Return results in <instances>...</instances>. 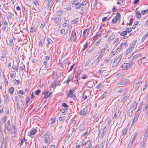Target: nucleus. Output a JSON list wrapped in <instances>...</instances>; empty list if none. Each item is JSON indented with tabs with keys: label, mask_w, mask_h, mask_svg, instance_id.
<instances>
[{
	"label": "nucleus",
	"mask_w": 148,
	"mask_h": 148,
	"mask_svg": "<svg viewBox=\"0 0 148 148\" xmlns=\"http://www.w3.org/2000/svg\"><path fill=\"white\" fill-rule=\"evenodd\" d=\"M34 3L36 6H38L39 5V3L37 0H36L34 1Z\"/></svg>",
	"instance_id": "e2e57ef3"
},
{
	"label": "nucleus",
	"mask_w": 148,
	"mask_h": 148,
	"mask_svg": "<svg viewBox=\"0 0 148 148\" xmlns=\"http://www.w3.org/2000/svg\"><path fill=\"white\" fill-rule=\"evenodd\" d=\"M139 56V55L138 54H136L135 55H134V56H133V58L132 60H134V59H135L137 57H138Z\"/></svg>",
	"instance_id": "680f3d73"
},
{
	"label": "nucleus",
	"mask_w": 148,
	"mask_h": 148,
	"mask_svg": "<svg viewBox=\"0 0 148 148\" xmlns=\"http://www.w3.org/2000/svg\"><path fill=\"white\" fill-rule=\"evenodd\" d=\"M114 38V36L113 35H112L110 36L109 37V38L108 40V42H110L111 40H112Z\"/></svg>",
	"instance_id": "c756f323"
},
{
	"label": "nucleus",
	"mask_w": 148,
	"mask_h": 148,
	"mask_svg": "<svg viewBox=\"0 0 148 148\" xmlns=\"http://www.w3.org/2000/svg\"><path fill=\"white\" fill-rule=\"evenodd\" d=\"M133 19L132 18H131L130 20V23H129V25H131L132 24V23H133Z\"/></svg>",
	"instance_id": "4d7b16f0"
},
{
	"label": "nucleus",
	"mask_w": 148,
	"mask_h": 148,
	"mask_svg": "<svg viewBox=\"0 0 148 148\" xmlns=\"http://www.w3.org/2000/svg\"><path fill=\"white\" fill-rule=\"evenodd\" d=\"M78 3V2L77 1V0H75L72 3V4H73L74 5H77Z\"/></svg>",
	"instance_id": "864d4df0"
},
{
	"label": "nucleus",
	"mask_w": 148,
	"mask_h": 148,
	"mask_svg": "<svg viewBox=\"0 0 148 148\" xmlns=\"http://www.w3.org/2000/svg\"><path fill=\"white\" fill-rule=\"evenodd\" d=\"M62 106L63 107L65 108H68L69 106L67 105L66 103H62Z\"/></svg>",
	"instance_id": "de8ad7c7"
},
{
	"label": "nucleus",
	"mask_w": 148,
	"mask_h": 148,
	"mask_svg": "<svg viewBox=\"0 0 148 148\" xmlns=\"http://www.w3.org/2000/svg\"><path fill=\"white\" fill-rule=\"evenodd\" d=\"M88 43L86 42V44L84 45V48L83 49V51H84L85 49L88 46Z\"/></svg>",
	"instance_id": "79ce46f5"
},
{
	"label": "nucleus",
	"mask_w": 148,
	"mask_h": 148,
	"mask_svg": "<svg viewBox=\"0 0 148 148\" xmlns=\"http://www.w3.org/2000/svg\"><path fill=\"white\" fill-rule=\"evenodd\" d=\"M7 116H4V117L1 119V121L3 123H4L5 122V121L6 120V119H7Z\"/></svg>",
	"instance_id": "37998d69"
},
{
	"label": "nucleus",
	"mask_w": 148,
	"mask_h": 148,
	"mask_svg": "<svg viewBox=\"0 0 148 148\" xmlns=\"http://www.w3.org/2000/svg\"><path fill=\"white\" fill-rule=\"evenodd\" d=\"M68 109L67 108H64L60 110V111L62 113H64L67 111Z\"/></svg>",
	"instance_id": "a878e982"
},
{
	"label": "nucleus",
	"mask_w": 148,
	"mask_h": 148,
	"mask_svg": "<svg viewBox=\"0 0 148 148\" xmlns=\"http://www.w3.org/2000/svg\"><path fill=\"white\" fill-rule=\"evenodd\" d=\"M76 35L75 32L74 31H72L71 32V34L70 38V42L72 41L73 40H75Z\"/></svg>",
	"instance_id": "1a4fd4ad"
},
{
	"label": "nucleus",
	"mask_w": 148,
	"mask_h": 148,
	"mask_svg": "<svg viewBox=\"0 0 148 148\" xmlns=\"http://www.w3.org/2000/svg\"><path fill=\"white\" fill-rule=\"evenodd\" d=\"M6 141L3 140L0 148H6Z\"/></svg>",
	"instance_id": "4468645a"
},
{
	"label": "nucleus",
	"mask_w": 148,
	"mask_h": 148,
	"mask_svg": "<svg viewBox=\"0 0 148 148\" xmlns=\"http://www.w3.org/2000/svg\"><path fill=\"white\" fill-rule=\"evenodd\" d=\"M58 81H55L54 83H52L51 85V87L52 88H55L58 83Z\"/></svg>",
	"instance_id": "6ab92c4d"
},
{
	"label": "nucleus",
	"mask_w": 148,
	"mask_h": 148,
	"mask_svg": "<svg viewBox=\"0 0 148 148\" xmlns=\"http://www.w3.org/2000/svg\"><path fill=\"white\" fill-rule=\"evenodd\" d=\"M23 67L22 66H20L19 68L17 69V72H19L20 73H21V72L23 71Z\"/></svg>",
	"instance_id": "b1692460"
},
{
	"label": "nucleus",
	"mask_w": 148,
	"mask_h": 148,
	"mask_svg": "<svg viewBox=\"0 0 148 148\" xmlns=\"http://www.w3.org/2000/svg\"><path fill=\"white\" fill-rule=\"evenodd\" d=\"M145 143H143L142 145L139 147V148H144L145 147Z\"/></svg>",
	"instance_id": "774afa93"
},
{
	"label": "nucleus",
	"mask_w": 148,
	"mask_h": 148,
	"mask_svg": "<svg viewBox=\"0 0 148 148\" xmlns=\"http://www.w3.org/2000/svg\"><path fill=\"white\" fill-rule=\"evenodd\" d=\"M136 43V42L133 43L129 47V48L127 50L126 54V55H127V54L130 53L132 51L133 49L134 48Z\"/></svg>",
	"instance_id": "423d86ee"
},
{
	"label": "nucleus",
	"mask_w": 148,
	"mask_h": 148,
	"mask_svg": "<svg viewBox=\"0 0 148 148\" xmlns=\"http://www.w3.org/2000/svg\"><path fill=\"white\" fill-rule=\"evenodd\" d=\"M90 61H87L86 62V64H85V66H88L89 64L90 63Z\"/></svg>",
	"instance_id": "338daca9"
},
{
	"label": "nucleus",
	"mask_w": 148,
	"mask_h": 148,
	"mask_svg": "<svg viewBox=\"0 0 148 148\" xmlns=\"http://www.w3.org/2000/svg\"><path fill=\"white\" fill-rule=\"evenodd\" d=\"M47 40L48 41V43L49 44H51L53 43L52 40L50 38H49L48 39H47Z\"/></svg>",
	"instance_id": "3c124183"
},
{
	"label": "nucleus",
	"mask_w": 148,
	"mask_h": 148,
	"mask_svg": "<svg viewBox=\"0 0 148 148\" xmlns=\"http://www.w3.org/2000/svg\"><path fill=\"white\" fill-rule=\"evenodd\" d=\"M127 32L126 31H123L120 33V35L121 36H125L127 34Z\"/></svg>",
	"instance_id": "bb28decb"
},
{
	"label": "nucleus",
	"mask_w": 148,
	"mask_h": 148,
	"mask_svg": "<svg viewBox=\"0 0 148 148\" xmlns=\"http://www.w3.org/2000/svg\"><path fill=\"white\" fill-rule=\"evenodd\" d=\"M148 89V83H147L145 84V86L144 87V88L143 89V91H144L146 89Z\"/></svg>",
	"instance_id": "2f4dec72"
},
{
	"label": "nucleus",
	"mask_w": 148,
	"mask_h": 148,
	"mask_svg": "<svg viewBox=\"0 0 148 148\" xmlns=\"http://www.w3.org/2000/svg\"><path fill=\"white\" fill-rule=\"evenodd\" d=\"M102 131L99 133V137L102 138L104 136L106 132V127H105L102 129Z\"/></svg>",
	"instance_id": "0eeeda50"
},
{
	"label": "nucleus",
	"mask_w": 148,
	"mask_h": 148,
	"mask_svg": "<svg viewBox=\"0 0 148 148\" xmlns=\"http://www.w3.org/2000/svg\"><path fill=\"white\" fill-rule=\"evenodd\" d=\"M6 127L8 131H9L11 129V127L10 125V121L9 120L7 121Z\"/></svg>",
	"instance_id": "dca6fc26"
},
{
	"label": "nucleus",
	"mask_w": 148,
	"mask_h": 148,
	"mask_svg": "<svg viewBox=\"0 0 148 148\" xmlns=\"http://www.w3.org/2000/svg\"><path fill=\"white\" fill-rule=\"evenodd\" d=\"M117 18H116V16H115L112 19V22L114 24H115L117 22Z\"/></svg>",
	"instance_id": "393cba45"
},
{
	"label": "nucleus",
	"mask_w": 148,
	"mask_h": 148,
	"mask_svg": "<svg viewBox=\"0 0 148 148\" xmlns=\"http://www.w3.org/2000/svg\"><path fill=\"white\" fill-rule=\"evenodd\" d=\"M127 99V97L126 96H124L123 97V98L122 100V102L124 103L126 100Z\"/></svg>",
	"instance_id": "72a5a7b5"
},
{
	"label": "nucleus",
	"mask_w": 148,
	"mask_h": 148,
	"mask_svg": "<svg viewBox=\"0 0 148 148\" xmlns=\"http://www.w3.org/2000/svg\"><path fill=\"white\" fill-rule=\"evenodd\" d=\"M75 65V64H74L71 66V67H70L69 69H68V72H69L70 71H71L72 70V69H73V68L74 67V66Z\"/></svg>",
	"instance_id": "ea45409f"
},
{
	"label": "nucleus",
	"mask_w": 148,
	"mask_h": 148,
	"mask_svg": "<svg viewBox=\"0 0 148 148\" xmlns=\"http://www.w3.org/2000/svg\"><path fill=\"white\" fill-rule=\"evenodd\" d=\"M125 31L127 32V33H130L132 31V29L130 27H127Z\"/></svg>",
	"instance_id": "4c0bfd02"
},
{
	"label": "nucleus",
	"mask_w": 148,
	"mask_h": 148,
	"mask_svg": "<svg viewBox=\"0 0 148 148\" xmlns=\"http://www.w3.org/2000/svg\"><path fill=\"white\" fill-rule=\"evenodd\" d=\"M136 16L137 18H141V15L140 11L137 10L136 13Z\"/></svg>",
	"instance_id": "2eb2a0df"
},
{
	"label": "nucleus",
	"mask_w": 148,
	"mask_h": 148,
	"mask_svg": "<svg viewBox=\"0 0 148 148\" xmlns=\"http://www.w3.org/2000/svg\"><path fill=\"white\" fill-rule=\"evenodd\" d=\"M127 132V129L125 128L122 134L123 135H124Z\"/></svg>",
	"instance_id": "6e6d98bb"
},
{
	"label": "nucleus",
	"mask_w": 148,
	"mask_h": 148,
	"mask_svg": "<svg viewBox=\"0 0 148 148\" xmlns=\"http://www.w3.org/2000/svg\"><path fill=\"white\" fill-rule=\"evenodd\" d=\"M44 140L45 143H49L50 141V138L49 135L48 133L46 134L45 135Z\"/></svg>",
	"instance_id": "6e6552de"
},
{
	"label": "nucleus",
	"mask_w": 148,
	"mask_h": 148,
	"mask_svg": "<svg viewBox=\"0 0 148 148\" xmlns=\"http://www.w3.org/2000/svg\"><path fill=\"white\" fill-rule=\"evenodd\" d=\"M61 19V17H57L54 18V21L55 23H57L60 21Z\"/></svg>",
	"instance_id": "aec40b11"
},
{
	"label": "nucleus",
	"mask_w": 148,
	"mask_h": 148,
	"mask_svg": "<svg viewBox=\"0 0 148 148\" xmlns=\"http://www.w3.org/2000/svg\"><path fill=\"white\" fill-rule=\"evenodd\" d=\"M53 0H48V3L46 5L47 9H49V8L51 7Z\"/></svg>",
	"instance_id": "9d476101"
},
{
	"label": "nucleus",
	"mask_w": 148,
	"mask_h": 148,
	"mask_svg": "<svg viewBox=\"0 0 148 148\" xmlns=\"http://www.w3.org/2000/svg\"><path fill=\"white\" fill-rule=\"evenodd\" d=\"M148 14V9L145 10H142L141 11V14L143 15L145 14Z\"/></svg>",
	"instance_id": "cd10ccee"
},
{
	"label": "nucleus",
	"mask_w": 148,
	"mask_h": 148,
	"mask_svg": "<svg viewBox=\"0 0 148 148\" xmlns=\"http://www.w3.org/2000/svg\"><path fill=\"white\" fill-rule=\"evenodd\" d=\"M126 46H127V42H123L120 44L119 47L116 49V51H119L122 48L125 47Z\"/></svg>",
	"instance_id": "20e7f679"
},
{
	"label": "nucleus",
	"mask_w": 148,
	"mask_h": 148,
	"mask_svg": "<svg viewBox=\"0 0 148 148\" xmlns=\"http://www.w3.org/2000/svg\"><path fill=\"white\" fill-rule=\"evenodd\" d=\"M142 106H143V104H142V103H140V105H139V106L138 107V109L137 110V111H139L140 112H141V108L142 107Z\"/></svg>",
	"instance_id": "c9c22d12"
},
{
	"label": "nucleus",
	"mask_w": 148,
	"mask_h": 148,
	"mask_svg": "<svg viewBox=\"0 0 148 148\" xmlns=\"http://www.w3.org/2000/svg\"><path fill=\"white\" fill-rule=\"evenodd\" d=\"M68 95L72 97L74 100H75L76 97L74 96L73 92L71 90H69V92L68 94Z\"/></svg>",
	"instance_id": "9b49d317"
},
{
	"label": "nucleus",
	"mask_w": 148,
	"mask_h": 148,
	"mask_svg": "<svg viewBox=\"0 0 148 148\" xmlns=\"http://www.w3.org/2000/svg\"><path fill=\"white\" fill-rule=\"evenodd\" d=\"M134 61L129 62L128 63H124L122 64L121 68L124 70H127L130 68L134 64Z\"/></svg>",
	"instance_id": "f257e3e1"
},
{
	"label": "nucleus",
	"mask_w": 148,
	"mask_h": 148,
	"mask_svg": "<svg viewBox=\"0 0 148 148\" xmlns=\"http://www.w3.org/2000/svg\"><path fill=\"white\" fill-rule=\"evenodd\" d=\"M124 82L123 80H122L120 81L118 84V85L119 86H122L124 85Z\"/></svg>",
	"instance_id": "473e14b6"
},
{
	"label": "nucleus",
	"mask_w": 148,
	"mask_h": 148,
	"mask_svg": "<svg viewBox=\"0 0 148 148\" xmlns=\"http://www.w3.org/2000/svg\"><path fill=\"white\" fill-rule=\"evenodd\" d=\"M124 85L127 84L130 82V80L128 79L123 80Z\"/></svg>",
	"instance_id": "58836bf2"
},
{
	"label": "nucleus",
	"mask_w": 148,
	"mask_h": 148,
	"mask_svg": "<svg viewBox=\"0 0 148 148\" xmlns=\"http://www.w3.org/2000/svg\"><path fill=\"white\" fill-rule=\"evenodd\" d=\"M55 122V120L53 119H52L51 120V125L53 124Z\"/></svg>",
	"instance_id": "5fc2aeb1"
},
{
	"label": "nucleus",
	"mask_w": 148,
	"mask_h": 148,
	"mask_svg": "<svg viewBox=\"0 0 148 148\" xmlns=\"http://www.w3.org/2000/svg\"><path fill=\"white\" fill-rule=\"evenodd\" d=\"M87 3V2L86 1H83L81 4L82 6H84L86 5Z\"/></svg>",
	"instance_id": "a19ab883"
},
{
	"label": "nucleus",
	"mask_w": 148,
	"mask_h": 148,
	"mask_svg": "<svg viewBox=\"0 0 148 148\" xmlns=\"http://www.w3.org/2000/svg\"><path fill=\"white\" fill-rule=\"evenodd\" d=\"M23 9L25 12H26V13H27L28 10L27 7L24 6L23 7Z\"/></svg>",
	"instance_id": "13d9d810"
},
{
	"label": "nucleus",
	"mask_w": 148,
	"mask_h": 148,
	"mask_svg": "<svg viewBox=\"0 0 148 148\" xmlns=\"http://www.w3.org/2000/svg\"><path fill=\"white\" fill-rule=\"evenodd\" d=\"M75 6L76 8V9H79L81 7L82 5L81 3H78L77 4V5H75Z\"/></svg>",
	"instance_id": "e433bc0d"
},
{
	"label": "nucleus",
	"mask_w": 148,
	"mask_h": 148,
	"mask_svg": "<svg viewBox=\"0 0 148 148\" xmlns=\"http://www.w3.org/2000/svg\"><path fill=\"white\" fill-rule=\"evenodd\" d=\"M122 58V56L121 55H120L118 57L115 59L112 64L113 67H116L117 65L120 62Z\"/></svg>",
	"instance_id": "f03ea898"
},
{
	"label": "nucleus",
	"mask_w": 148,
	"mask_h": 148,
	"mask_svg": "<svg viewBox=\"0 0 148 148\" xmlns=\"http://www.w3.org/2000/svg\"><path fill=\"white\" fill-rule=\"evenodd\" d=\"M65 32V30L64 29H62L60 30V32L61 34H64Z\"/></svg>",
	"instance_id": "69168bd1"
},
{
	"label": "nucleus",
	"mask_w": 148,
	"mask_h": 148,
	"mask_svg": "<svg viewBox=\"0 0 148 148\" xmlns=\"http://www.w3.org/2000/svg\"><path fill=\"white\" fill-rule=\"evenodd\" d=\"M14 90V88L13 87H11L9 89V92L11 94H12Z\"/></svg>",
	"instance_id": "c85d7f7f"
},
{
	"label": "nucleus",
	"mask_w": 148,
	"mask_h": 148,
	"mask_svg": "<svg viewBox=\"0 0 148 148\" xmlns=\"http://www.w3.org/2000/svg\"><path fill=\"white\" fill-rule=\"evenodd\" d=\"M87 29H86L83 31V37H84L85 36V34L87 32Z\"/></svg>",
	"instance_id": "8fccbe9b"
},
{
	"label": "nucleus",
	"mask_w": 148,
	"mask_h": 148,
	"mask_svg": "<svg viewBox=\"0 0 148 148\" xmlns=\"http://www.w3.org/2000/svg\"><path fill=\"white\" fill-rule=\"evenodd\" d=\"M78 21V18H76L74 20L72 21V23L73 24H75Z\"/></svg>",
	"instance_id": "f704fd0d"
},
{
	"label": "nucleus",
	"mask_w": 148,
	"mask_h": 148,
	"mask_svg": "<svg viewBox=\"0 0 148 148\" xmlns=\"http://www.w3.org/2000/svg\"><path fill=\"white\" fill-rule=\"evenodd\" d=\"M87 112L86 110L84 109L81 110L79 112V114L83 116L85 115Z\"/></svg>",
	"instance_id": "f8f14e48"
},
{
	"label": "nucleus",
	"mask_w": 148,
	"mask_h": 148,
	"mask_svg": "<svg viewBox=\"0 0 148 148\" xmlns=\"http://www.w3.org/2000/svg\"><path fill=\"white\" fill-rule=\"evenodd\" d=\"M101 60V59L98 58H97V59H96V60H95V61L96 62V64H98V63Z\"/></svg>",
	"instance_id": "49530a36"
},
{
	"label": "nucleus",
	"mask_w": 148,
	"mask_h": 148,
	"mask_svg": "<svg viewBox=\"0 0 148 148\" xmlns=\"http://www.w3.org/2000/svg\"><path fill=\"white\" fill-rule=\"evenodd\" d=\"M111 121V119L110 118H108L106 120V122L108 123L109 124Z\"/></svg>",
	"instance_id": "c03bdc74"
},
{
	"label": "nucleus",
	"mask_w": 148,
	"mask_h": 148,
	"mask_svg": "<svg viewBox=\"0 0 148 148\" xmlns=\"http://www.w3.org/2000/svg\"><path fill=\"white\" fill-rule=\"evenodd\" d=\"M4 102L8 103L9 101V96L8 95L6 94L4 96Z\"/></svg>",
	"instance_id": "f3484780"
},
{
	"label": "nucleus",
	"mask_w": 148,
	"mask_h": 148,
	"mask_svg": "<svg viewBox=\"0 0 148 148\" xmlns=\"http://www.w3.org/2000/svg\"><path fill=\"white\" fill-rule=\"evenodd\" d=\"M63 12V11L62 10H59L57 12V14L59 16H61Z\"/></svg>",
	"instance_id": "7c9ffc66"
},
{
	"label": "nucleus",
	"mask_w": 148,
	"mask_h": 148,
	"mask_svg": "<svg viewBox=\"0 0 148 148\" xmlns=\"http://www.w3.org/2000/svg\"><path fill=\"white\" fill-rule=\"evenodd\" d=\"M47 60H46L45 59V60L44 61V62H43L44 65H45V67L46 68H48V67H46L47 64Z\"/></svg>",
	"instance_id": "09e8293b"
},
{
	"label": "nucleus",
	"mask_w": 148,
	"mask_h": 148,
	"mask_svg": "<svg viewBox=\"0 0 148 148\" xmlns=\"http://www.w3.org/2000/svg\"><path fill=\"white\" fill-rule=\"evenodd\" d=\"M108 47V45H106L105 46L104 48L101 49L100 52V53H105V51L107 49Z\"/></svg>",
	"instance_id": "4be33fe9"
},
{
	"label": "nucleus",
	"mask_w": 148,
	"mask_h": 148,
	"mask_svg": "<svg viewBox=\"0 0 148 148\" xmlns=\"http://www.w3.org/2000/svg\"><path fill=\"white\" fill-rule=\"evenodd\" d=\"M118 112H116L114 114L113 118L114 119H116L118 115Z\"/></svg>",
	"instance_id": "603ef678"
},
{
	"label": "nucleus",
	"mask_w": 148,
	"mask_h": 148,
	"mask_svg": "<svg viewBox=\"0 0 148 148\" xmlns=\"http://www.w3.org/2000/svg\"><path fill=\"white\" fill-rule=\"evenodd\" d=\"M59 120L60 121H62L64 120V118L62 116H60L59 118Z\"/></svg>",
	"instance_id": "bf43d9fd"
},
{
	"label": "nucleus",
	"mask_w": 148,
	"mask_h": 148,
	"mask_svg": "<svg viewBox=\"0 0 148 148\" xmlns=\"http://www.w3.org/2000/svg\"><path fill=\"white\" fill-rule=\"evenodd\" d=\"M40 92V90H36L35 92V94L36 95H38Z\"/></svg>",
	"instance_id": "a18cd8bd"
},
{
	"label": "nucleus",
	"mask_w": 148,
	"mask_h": 148,
	"mask_svg": "<svg viewBox=\"0 0 148 148\" xmlns=\"http://www.w3.org/2000/svg\"><path fill=\"white\" fill-rule=\"evenodd\" d=\"M137 134L136 133L134 135L133 138L130 141V143H131V144H132L135 141L137 136Z\"/></svg>",
	"instance_id": "412c9836"
},
{
	"label": "nucleus",
	"mask_w": 148,
	"mask_h": 148,
	"mask_svg": "<svg viewBox=\"0 0 148 148\" xmlns=\"http://www.w3.org/2000/svg\"><path fill=\"white\" fill-rule=\"evenodd\" d=\"M99 116V115L98 114H96L94 116L93 118L95 119H97Z\"/></svg>",
	"instance_id": "0e129e2a"
},
{
	"label": "nucleus",
	"mask_w": 148,
	"mask_h": 148,
	"mask_svg": "<svg viewBox=\"0 0 148 148\" xmlns=\"http://www.w3.org/2000/svg\"><path fill=\"white\" fill-rule=\"evenodd\" d=\"M37 132V130L36 129H34L30 131V135H33L34 134Z\"/></svg>",
	"instance_id": "a211bd4d"
},
{
	"label": "nucleus",
	"mask_w": 148,
	"mask_h": 148,
	"mask_svg": "<svg viewBox=\"0 0 148 148\" xmlns=\"http://www.w3.org/2000/svg\"><path fill=\"white\" fill-rule=\"evenodd\" d=\"M82 146H86L88 148L92 147V145L91 143V141L90 140H88L86 141L83 140L82 143Z\"/></svg>",
	"instance_id": "7ed1b4c3"
},
{
	"label": "nucleus",
	"mask_w": 148,
	"mask_h": 148,
	"mask_svg": "<svg viewBox=\"0 0 148 148\" xmlns=\"http://www.w3.org/2000/svg\"><path fill=\"white\" fill-rule=\"evenodd\" d=\"M16 106H17V110H19L21 108V107L19 106L18 102L17 103Z\"/></svg>",
	"instance_id": "052dcab7"
},
{
	"label": "nucleus",
	"mask_w": 148,
	"mask_h": 148,
	"mask_svg": "<svg viewBox=\"0 0 148 148\" xmlns=\"http://www.w3.org/2000/svg\"><path fill=\"white\" fill-rule=\"evenodd\" d=\"M60 77V75H54L53 76L52 79H54L55 78L56 80L55 81H58V82H59L60 81V79H59Z\"/></svg>",
	"instance_id": "ddd939ff"
},
{
	"label": "nucleus",
	"mask_w": 148,
	"mask_h": 148,
	"mask_svg": "<svg viewBox=\"0 0 148 148\" xmlns=\"http://www.w3.org/2000/svg\"><path fill=\"white\" fill-rule=\"evenodd\" d=\"M141 82H139L138 83H137L136 85L134 88L135 91L137 90L139 88V87L140 86V83Z\"/></svg>",
	"instance_id": "5701e85b"
},
{
	"label": "nucleus",
	"mask_w": 148,
	"mask_h": 148,
	"mask_svg": "<svg viewBox=\"0 0 148 148\" xmlns=\"http://www.w3.org/2000/svg\"><path fill=\"white\" fill-rule=\"evenodd\" d=\"M140 112L137 111L135 113V116L133 120V122L132 123V125H133L135 122H136L138 118Z\"/></svg>",
	"instance_id": "39448f33"
}]
</instances>
